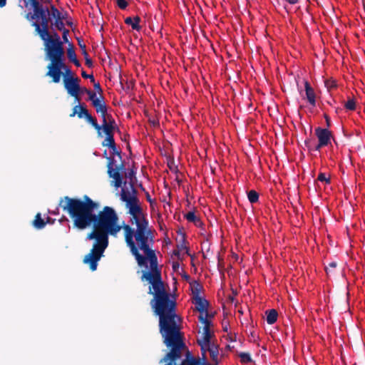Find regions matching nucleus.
<instances>
[{"mask_svg":"<svg viewBox=\"0 0 365 365\" xmlns=\"http://www.w3.org/2000/svg\"><path fill=\"white\" fill-rule=\"evenodd\" d=\"M59 206L69 215L73 227L79 230L93 227L86 235V240H95V242L83 262L89 265L91 271H96L98 262L108 245V235H115L121 229L118 225L117 214L108 206L96 214L95 211L98 210L99 204L88 195H84L82 200L65 196L61 199Z\"/></svg>","mask_w":365,"mask_h":365,"instance_id":"f257e3e1","label":"nucleus"},{"mask_svg":"<svg viewBox=\"0 0 365 365\" xmlns=\"http://www.w3.org/2000/svg\"><path fill=\"white\" fill-rule=\"evenodd\" d=\"M120 195L121 200L125 202L126 207L129 210L130 222L137 227L135 231L128 225L123 227L125 242L138 264L145 268L141 271L140 279L149 284L148 294L153 296L150 305L154 314L160 317V269L157 255L150 247L153 242L152 232L148 228V223L138 204L137 197L131 196L123 188Z\"/></svg>","mask_w":365,"mask_h":365,"instance_id":"f03ea898","label":"nucleus"},{"mask_svg":"<svg viewBox=\"0 0 365 365\" xmlns=\"http://www.w3.org/2000/svg\"><path fill=\"white\" fill-rule=\"evenodd\" d=\"M176 291L177 288L174 287L170 292L161 281V335L163 343L170 349L162 360L165 365H176L186 348L184 334L181 331L182 320L177 314Z\"/></svg>","mask_w":365,"mask_h":365,"instance_id":"7ed1b4c3","label":"nucleus"},{"mask_svg":"<svg viewBox=\"0 0 365 365\" xmlns=\"http://www.w3.org/2000/svg\"><path fill=\"white\" fill-rule=\"evenodd\" d=\"M65 51L48 56L50 63L47 66L46 76L51 78L52 82L58 83L61 76H70L73 75L71 70L64 62Z\"/></svg>","mask_w":365,"mask_h":365,"instance_id":"20e7f679","label":"nucleus"},{"mask_svg":"<svg viewBox=\"0 0 365 365\" xmlns=\"http://www.w3.org/2000/svg\"><path fill=\"white\" fill-rule=\"evenodd\" d=\"M38 36L43 41L46 56L65 51L63 42L61 40L58 34L53 29L51 31L48 30L44 36L41 34Z\"/></svg>","mask_w":365,"mask_h":365,"instance_id":"39448f33","label":"nucleus"},{"mask_svg":"<svg viewBox=\"0 0 365 365\" xmlns=\"http://www.w3.org/2000/svg\"><path fill=\"white\" fill-rule=\"evenodd\" d=\"M81 80L78 77L73 76V75L70 76H63V83L65 89L67 93L72 97L74 98L75 101L77 102H80V91L81 86L79 85Z\"/></svg>","mask_w":365,"mask_h":365,"instance_id":"423d86ee","label":"nucleus"},{"mask_svg":"<svg viewBox=\"0 0 365 365\" xmlns=\"http://www.w3.org/2000/svg\"><path fill=\"white\" fill-rule=\"evenodd\" d=\"M77 114L79 118L84 117L88 123H89L98 132V135H101V126L98 123L96 118L93 117L82 105H76L73 108V112L70 114V117H74Z\"/></svg>","mask_w":365,"mask_h":365,"instance_id":"0eeeda50","label":"nucleus"},{"mask_svg":"<svg viewBox=\"0 0 365 365\" xmlns=\"http://www.w3.org/2000/svg\"><path fill=\"white\" fill-rule=\"evenodd\" d=\"M200 321L204 324L202 334L200 338L197 340L203 343H213L212 339L214 336L213 332L210 330L211 322L208 320L206 316L200 315Z\"/></svg>","mask_w":365,"mask_h":365,"instance_id":"6e6552de","label":"nucleus"},{"mask_svg":"<svg viewBox=\"0 0 365 365\" xmlns=\"http://www.w3.org/2000/svg\"><path fill=\"white\" fill-rule=\"evenodd\" d=\"M34 12H29L26 14V19L31 21H35L41 17H44L46 15L51 16V9L48 7H44L42 4L39 3L32 6Z\"/></svg>","mask_w":365,"mask_h":365,"instance_id":"1a4fd4ad","label":"nucleus"},{"mask_svg":"<svg viewBox=\"0 0 365 365\" xmlns=\"http://www.w3.org/2000/svg\"><path fill=\"white\" fill-rule=\"evenodd\" d=\"M50 15L54 19V21L51 24V28L54 26L56 29L61 31L67 29L65 28V24L63 23V16L54 5L51 6Z\"/></svg>","mask_w":365,"mask_h":365,"instance_id":"9d476101","label":"nucleus"},{"mask_svg":"<svg viewBox=\"0 0 365 365\" xmlns=\"http://www.w3.org/2000/svg\"><path fill=\"white\" fill-rule=\"evenodd\" d=\"M50 16L46 15L44 17H41L37 20H40V22L38 21H32L31 26L35 29V33L39 36L41 34H43V36L47 33V31L49 30V21H50Z\"/></svg>","mask_w":365,"mask_h":365,"instance_id":"9b49d317","label":"nucleus"},{"mask_svg":"<svg viewBox=\"0 0 365 365\" xmlns=\"http://www.w3.org/2000/svg\"><path fill=\"white\" fill-rule=\"evenodd\" d=\"M108 174L110 178L114 179V186L115 187H119L122 185V177L118 172V170H115L113 169V163L114 160L112 158H108Z\"/></svg>","mask_w":365,"mask_h":365,"instance_id":"f8f14e48","label":"nucleus"},{"mask_svg":"<svg viewBox=\"0 0 365 365\" xmlns=\"http://www.w3.org/2000/svg\"><path fill=\"white\" fill-rule=\"evenodd\" d=\"M316 135L319 138V143L316 149L319 150L321 147L327 145L330 140V133L327 129L318 128L316 129Z\"/></svg>","mask_w":365,"mask_h":365,"instance_id":"ddd939ff","label":"nucleus"},{"mask_svg":"<svg viewBox=\"0 0 365 365\" xmlns=\"http://www.w3.org/2000/svg\"><path fill=\"white\" fill-rule=\"evenodd\" d=\"M102 121L103 123L101 126L104 133L114 131L115 129H118L115 121L110 114H108Z\"/></svg>","mask_w":365,"mask_h":365,"instance_id":"4468645a","label":"nucleus"},{"mask_svg":"<svg viewBox=\"0 0 365 365\" xmlns=\"http://www.w3.org/2000/svg\"><path fill=\"white\" fill-rule=\"evenodd\" d=\"M101 101H96L93 106L95 108L96 113L101 114L103 120L104 119V118H106L108 113L107 106L104 101V98L102 95H101Z\"/></svg>","mask_w":365,"mask_h":365,"instance_id":"2eb2a0df","label":"nucleus"},{"mask_svg":"<svg viewBox=\"0 0 365 365\" xmlns=\"http://www.w3.org/2000/svg\"><path fill=\"white\" fill-rule=\"evenodd\" d=\"M195 304L196 305V309L201 313L200 315L206 316L207 315V308L208 306V302L207 300L202 299L200 296L194 297Z\"/></svg>","mask_w":365,"mask_h":365,"instance_id":"dca6fc26","label":"nucleus"},{"mask_svg":"<svg viewBox=\"0 0 365 365\" xmlns=\"http://www.w3.org/2000/svg\"><path fill=\"white\" fill-rule=\"evenodd\" d=\"M304 87H305L306 98H307L308 102L312 106H315L316 101H315V93H314V89L311 87V86L309 85V83L307 81L304 82Z\"/></svg>","mask_w":365,"mask_h":365,"instance_id":"f3484780","label":"nucleus"},{"mask_svg":"<svg viewBox=\"0 0 365 365\" xmlns=\"http://www.w3.org/2000/svg\"><path fill=\"white\" fill-rule=\"evenodd\" d=\"M174 255L180 260L183 259L185 255H190L188 247L185 245L184 242L178 246V250L174 251Z\"/></svg>","mask_w":365,"mask_h":365,"instance_id":"a211bd4d","label":"nucleus"},{"mask_svg":"<svg viewBox=\"0 0 365 365\" xmlns=\"http://www.w3.org/2000/svg\"><path fill=\"white\" fill-rule=\"evenodd\" d=\"M140 21V18L138 16H135L134 19H132L131 17H127L125 19V23L131 26L132 29L136 31H139L140 29V26H139Z\"/></svg>","mask_w":365,"mask_h":365,"instance_id":"6ab92c4d","label":"nucleus"},{"mask_svg":"<svg viewBox=\"0 0 365 365\" xmlns=\"http://www.w3.org/2000/svg\"><path fill=\"white\" fill-rule=\"evenodd\" d=\"M106 135V138L102 143L103 146L105 147H113L115 143L114 136H113V131L104 133Z\"/></svg>","mask_w":365,"mask_h":365,"instance_id":"aec40b11","label":"nucleus"},{"mask_svg":"<svg viewBox=\"0 0 365 365\" xmlns=\"http://www.w3.org/2000/svg\"><path fill=\"white\" fill-rule=\"evenodd\" d=\"M46 224V222L41 218V214L37 213L33 221L34 227L38 230H41L45 227Z\"/></svg>","mask_w":365,"mask_h":365,"instance_id":"412c9836","label":"nucleus"},{"mask_svg":"<svg viewBox=\"0 0 365 365\" xmlns=\"http://www.w3.org/2000/svg\"><path fill=\"white\" fill-rule=\"evenodd\" d=\"M267 322L269 324H274L277 319V312L275 309H270L266 312Z\"/></svg>","mask_w":365,"mask_h":365,"instance_id":"4be33fe9","label":"nucleus"},{"mask_svg":"<svg viewBox=\"0 0 365 365\" xmlns=\"http://www.w3.org/2000/svg\"><path fill=\"white\" fill-rule=\"evenodd\" d=\"M210 352V357L212 359L217 362L218 359V349L217 346L213 344V345L210 347V350L208 351Z\"/></svg>","mask_w":365,"mask_h":365,"instance_id":"5701e85b","label":"nucleus"},{"mask_svg":"<svg viewBox=\"0 0 365 365\" xmlns=\"http://www.w3.org/2000/svg\"><path fill=\"white\" fill-rule=\"evenodd\" d=\"M198 344L201 347V351L202 352V355L204 356L205 354L210 349V347L213 345L214 343H203L202 341H200L197 340Z\"/></svg>","mask_w":365,"mask_h":365,"instance_id":"b1692460","label":"nucleus"},{"mask_svg":"<svg viewBox=\"0 0 365 365\" xmlns=\"http://www.w3.org/2000/svg\"><path fill=\"white\" fill-rule=\"evenodd\" d=\"M67 56L70 61L77 58L73 44H70L68 48L67 49Z\"/></svg>","mask_w":365,"mask_h":365,"instance_id":"393cba45","label":"nucleus"},{"mask_svg":"<svg viewBox=\"0 0 365 365\" xmlns=\"http://www.w3.org/2000/svg\"><path fill=\"white\" fill-rule=\"evenodd\" d=\"M258 198H259V195L256 191L250 190L248 192V199L250 202L255 203V202H257Z\"/></svg>","mask_w":365,"mask_h":365,"instance_id":"a878e982","label":"nucleus"},{"mask_svg":"<svg viewBox=\"0 0 365 365\" xmlns=\"http://www.w3.org/2000/svg\"><path fill=\"white\" fill-rule=\"evenodd\" d=\"M86 94L88 96V99L92 102V105L96 101H101V96L98 98L96 93L91 90Z\"/></svg>","mask_w":365,"mask_h":365,"instance_id":"bb28decb","label":"nucleus"},{"mask_svg":"<svg viewBox=\"0 0 365 365\" xmlns=\"http://www.w3.org/2000/svg\"><path fill=\"white\" fill-rule=\"evenodd\" d=\"M185 218L189 221V222H195L196 223L197 222H198V219L197 217H196L195 212H187L186 215H185Z\"/></svg>","mask_w":365,"mask_h":365,"instance_id":"cd10ccee","label":"nucleus"},{"mask_svg":"<svg viewBox=\"0 0 365 365\" xmlns=\"http://www.w3.org/2000/svg\"><path fill=\"white\" fill-rule=\"evenodd\" d=\"M344 106L346 109L353 110L355 109V101L354 99H349L347 102L345 103Z\"/></svg>","mask_w":365,"mask_h":365,"instance_id":"c85d7f7f","label":"nucleus"},{"mask_svg":"<svg viewBox=\"0 0 365 365\" xmlns=\"http://www.w3.org/2000/svg\"><path fill=\"white\" fill-rule=\"evenodd\" d=\"M181 365H200L199 360L192 358L190 360H185Z\"/></svg>","mask_w":365,"mask_h":365,"instance_id":"c756f323","label":"nucleus"},{"mask_svg":"<svg viewBox=\"0 0 365 365\" xmlns=\"http://www.w3.org/2000/svg\"><path fill=\"white\" fill-rule=\"evenodd\" d=\"M325 86L328 90H331L336 86V82L334 80H326L324 81Z\"/></svg>","mask_w":365,"mask_h":365,"instance_id":"7c9ffc66","label":"nucleus"},{"mask_svg":"<svg viewBox=\"0 0 365 365\" xmlns=\"http://www.w3.org/2000/svg\"><path fill=\"white\" fill-rule=\"evenodd\" d=\"M78 46L79 47L81 48V51H82V54L83 55V56H86L88 55L87 51H86V44L84 43H83L81 41L78 40Z\"/></svg>","mask_w":365,"mask_h":365,"instance_id":"2f4dec72","label":"nucleus"},{"mask_svg":"<svg viewBox=\"0 0 365 365\" xmlns=\"http://www.w3.org/2000/svg\"><path fill=\"white\" fill-rule=\"evenodd\" d=\"M116 4L120 9H125L128 6L126 0H116Z\"/></svg>","mask_w":365,"mask_h":365,"instance_id":"473e14b6","label":"nucleus"},{"mask_svg":"<svg viewBox=\"0 0 365 365\" xmlns=\"http://www.w3.org/2000/svg\"><path fill=\"white\" fill-rule=\"evenodd\" d=\"M336 267V263L334 262H330L327 267H326V271L328 274L331 272L332 269H335Z\"/></svg>","mask_w":365,"mask_h":365,"instance_id":"72a5a7b5","label":"nucleus"},{"mask_svg":"<svg viewBox=\"0 0 365 365\" xmlns=\"http://www.w3.org/2000/svg\"><path fill=\"white\" fill-rule=\"evenodd\" d=\"M81 76L84 78H89L92 83L95 82V78L92 74H87L86 71H82Z\"/></svg>","mask_w":365,"mask_h":365,"instance_id":"f704fd0d","label":"nucleus"},{"mask_svg":"<svg viewBox=\"0 0 365 365\" xmlns=\"http://www.w3.org/2000/svg\"><path fill=\"white\" fill-rule=\"evenodd\" d=\"M240 356L241 358V359L244 361V362H246V361H251V358L249 355V354H247V353H241L240 354Z\"/></svg>","mask_w":365,"mask_h":365,"instance_id":"c9c22d12","label":"nucleus"},{"mask_svg":"<svg viewBox=\"0 0 365 365\" xmlns=\"http://www.w3.org/2000/svg\"><path fill=\"white\" fill-rule=\"evenodd\" d=\"M84 58L86 61V65L89 68H92L93 66V63L92 59L89 57V56L88 55L86 56H84Z\"/></svg>","mask_w":365,"mask_h":365,"instance_id":"e433bc0d","label":"nucleus"},{"mask_svg":"<svg viewBox=\"0 0 365 365\" xmlns=\"http://www.w3.org/2000/svg\"><path fill=\"white\" fill-rule=\"evenodd\" d=\"M318 180L321 182H329V178H327L324 173H320L318 176Z\"/></svg>","mask_w":365,"mask_h":365,"instance_id":"4c0bfd02","label":"nucleus"},{"mask_svg":"<svg viewBox=\"0 0 365 365\" xmlns=\"http://www.w3.org/2000/svg\"><path fill=\"white\" fill-rule=\"evenodd\" d=\"M62 32H63V35H62L63 42L68 43V35L69 31L68 29H66V30H63Z\"/></svg>","mask_w":365,"mask_h":365,"instance_id":"58836bf2","label":"nucleus"},{"mask_svg":"<svg viewBox=\"0 0 365 365\" xmlns=\"http://www.w3.org/2000/svg\"><path fill=\"white\" fill-rule=\"evenodd\" d=\"M24 1H25V6L26 7L28 6L29 2L30 3L31 6L40 3V1L38 0H24Z\"/></svg>","mask_w":365,"mask_h":365,"instance_id":"ea45409f","label":"nucleus"},{"mask_svg":"<svg viewBox=\"0 0 365 365\" xmlns=\"http://www.w3.org/2000/svg\"><path fill=\"white\" fill-rule=\"evenodd\" d=\"M111 150V153L113 155H118L119 157H120V152L117 150L116 148V144H114L113 147H108Z\"/></svg>","mask_w":365,"mask_h":365,"instance_id":"a19ab883","label":"nucleus"},{"mask_svg":"<svg viewBox=\"0 0 365 365\" xmlns=\"http://www.w3.org/2000/svg\"><path fill=\"white\" fill-rule=\"evenodd\" d=\"M94 83V88L95 90L98 93H100V95H102V93H103V90L101 87V85L99 83Z\"/></svg>","mask_w":365,"mask_h":365,"instance_id":"79ce46f5","label":"nucleus"},{"mask_svg":"<svg viewBox=\"0 0 365 365\" xmlns=\"http://www.w3.org/2000/svg\"><path fill=\"white\" fill-rule=\"evenodd\" d=\"M149 122L153 126L158 125V124H159V121H158V118H153V119L149 118Z\"/></svg>","mask_w":365,"mask_h":365,"instance_id":"37998d69","label":"nucleus"},{"mask_svg":"<svg viewBox=\"0 0 365 365\" xmlns=\"http://www.w3.org/2000/svg\"><path fill=\"white\" fill-rule=\"evenodd\" d=\"M134 175H135V172H134L133 170H130V171L128 173V174H127V177H128V178H130V180H132V179H133V178L134 177Z\"/></svg>","mask_w":365,"mask_h":365,"instance_id":"c03bdc74","label":"nucleus"},{"mask_svg":"<svg viewBox=\"0 0 365 365\" xmlns=\"http://www.w3.org/2000/svg\"><path fill=\"white\" fill-rule=\"evenodd\" d=\"M71 62L73 63L74 65L76 66H77V67H80L81 66V63H80V61L77 58H75V60L72 61Z\"/></svg>","mask_w":365,"mask_h":365,"instance_id":"a18cd8bd","label":"nucleus"},{"mask_svg":"<svg viewBox=\"0 0 365 365\" xmlns=\"http://www.w3.org/2000/svg\"><path fill=\"white\" fill-rule=\"evenodd\" d=\"M6 4V0H0V8L5 6Z\"/></svg>","mask_w":365,"mask_h":365,"instance_id":"49530a36","label":"nucleus"},{"mask_svg":"<svg viewBox=\"0 0 365 365\" xmlns=\"http://www.w3.org/2000/svg\"><path fill=\"white\" fill-rule=\"evenodd\" d=\"M90 90L86 88H81V91H80V93H87L88 91H89Z\"/></svg>","mask_w":365,"mask_h":365,"instance_id":"de8ad7c7","label":"nucleus"},{"mask_svg":"<svg viewBox=\"0 0 365 365\" xmlns=\"http://www.w3.org/2000/svg\"><path fill=\"white\" fill-rule=\"evenodd\" d=\"M192 292H193V294L195 296H199L198 295V289L197 287H195V289H192Z\"/></svg>","mask_w":365,"mask_h":365,"instance_id":"09e8293b","label":"nucleus"},{"mask_svg":"<svg viewBox=\"0 0 365 365\" xmlns=\"http://www.w3.org/2000/svg\"><path fill=\"white\" fill-rule=\"evenodd\" d=\"M42 1H43V3H45V4H50V6H51V5H53V4H52V0H42Z\"/></svg>","mask_w":365,"mask_h":365,"instance_id":"8fccbe9b","label":"nucleus"},{"mask_svg":"<svg viewBox=\"0 0 365 365\" xmlns=\"http://www.w3.org/2000/svg\"><path fill=\"white\" fill-rule=\"evenodd\" d=\"M286 1L291 4H295L298 1V0H286Z\"/></svg>","mask_w":365,"mask_h":365,"instance_id":"3c124183","label":"nucleus"},{"mask_svg":"<svg viewBox=\"0 0 365 365\" xmlns=\"http://www.w3.org/2000/svg\"><path fill=\"white\" fill-rule=\"evenodd\" d=\"M157 222L160 223V213H157V217H156Z\"/></svg>","mask_w":365,"mask_h":365,"instance_id":"603ef678","label":"nucleus"},{"mask_svg":"<svg viewBox=\"0 0 365 365\" xmlns=\"http://www.w3.org/2000/svg\"><path fill=\"white\" fill-rule=\"evenodd\" d=\"M66 24H67L68 26H71H71H72V25H73V23H72L71 21H66Z\"/></svg>","mask_w":365,"mask_h":365,"instance_id":"864d4df0","label":"nucleus"},{"mask_svg":"<svg viewBox=\"0 0 365 365\" xmlns=\"http://www.w3.org/2000/svg\"><path fill=\"white\" fill-rule=\"evenodd\" d=\"M326 120H327V125L329 126V120L327 118V116H326Z\"/></svg>","mask_w":365,"mask_h":365,"instance_id":"5fc2aeb1","label":"nucleus"},{"mask_svg":"<svg viewBox=\"0 0 365 365\" xmlns=\"http://www.w3.org/2000/svg\"><path fill=\"white\" fill-rule=\"evenodd\" d=\"M168 165L170 167V169H172V167H171V163H170L169 162L168 163Z\"/></svg>","mask_w":365,"mask_h":365,"instance_id":"6e6d98bb","label":"nucleus"},{"mask_svg":"<svg viewBox=\"0 0 365 365\" xmlns=\"http://www.w3.org/2000/svg\"><path fill=\"white\" fill-rule=\"evenodd\" d=\"M179 267V264H177V265H173V267Z\"/></svg>","mask_w":365,"mask_h":365,"instance_id":"4d7b16f0","label":"nucleus"},{"mask_svg":"<svg viewBox=\"0 0 365 365\" xmlns=\"http://www.w3.org/2000/svg\"><path fill=\"white\" fill-rule=\"evenodd\" d=\"M179 267V264H177V265H173V267Z\"/></svg>","mask_w":365,"mask_h":365,"instance_id":"13d9d810","label":"nucleus"},{"mask_svg":"<svg viewBox=\"0 0 365 365\" xmlns=\"http://www.w3.org/2000/svg\"><path fill=\"white\" fill-rule=\"evenodd\" d=\"M179 267V264H177V265H173V267Z\"/></svg>","mask_w":365,"mask_h":365,"instance_id":"bf43d9fd","label":"nucleus"},{"mask_svg":"<svg viewBox=\"0 0 365 365\" xmlns=\"http://www.w3.org/2000/svg\"><path fill=\"white\" fill-rule=\"evenodd\" d=\"M165 242L166 244H168V241L165 239Z\"/></svg>","mask_w":365,"mask_h":365,"instance_id":"052dcab7","label":"nucleus"},{"mask_svg":"<svg viewBox=\"0 0 365 365\" xmlns=\"http://www.w3.org/2000/svg\"><path fill=\"white\" fill-rule=\"evenodd\" d=\"M166 205L170 207V205L168 202H167Z\"/></svg>","mask_w":365,"mask_h":365,"instance_id":"680f3d73","label":"nucleus"}]
</instances>
